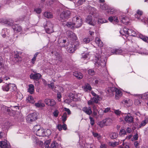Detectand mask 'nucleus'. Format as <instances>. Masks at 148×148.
<instances>
[{
	"mask_svg": "<svg viewBox=\"0 0 148 148\" xmlns=\"http://www.w3.org/2000/svg\"><path fill=\"white\" fill-rule=\"evenodd\" d=\"M10 34V30L7 28H4L2 29L1 35L3 38L9 37Z\"/></svg>",
	"mask_w": 148,
	"mask_h": 148,
	"instance_id": "obj_21",
	"label": "nucleus"
},
{
	"mask_svg": "<svg viewBox=\"0 0 148 148\" xmlns=\"http://www.w3.org/2000/svg\"><path fill=\"white\" fill-rule=\"evenodd\" d=\"M72 21L75 26V28L80 27L82 24V20L81 17L79 16H76L73 18Z\"/></svg>",
	"mask_w": 148,
	"mask_h": 148,
	"instance_id": "obj_5",
	"label": "nucleus"
},
{
	"mask_svg": "<svg viewBox=\"0 0 148 148\" xmlns=\"http://www.w3.org/2000/svg\"><path fill=\"white\" fill-rule=\"evenodd\" d=\"M51 133L50 130L47 129L45 130L43 128L41 127L36 134V135L39 136H48Z\"/></svg>",
	"mask_w": 148,
	"mask_h": 148,
	"instance_id": "obj_6",
	"label": "nucleus"
},
{
	"mask_svg": "<svg viewBox=\"0 0 148 148\" xmlns=\"http://www.w3.org/2000/svg\"><path fill=\"white\" fill-rule=\"evenodd\" d=\"M107 10V12L110 14H112L114 12V10L113 9L108 8Z\"/></svg>",
	"mask_w": 148,
	"mask_h": 148,
	"instance_id": "obj_63",
	"label": "nucleus"
},
{
	"mask_svg": "<svg viewBox=\"0 0 148 148\" xmlns=\"http://www.w3.org/2000/svg\"><path fill=\"white\" fill-rule=\"evenodd\" d=\"M12 28L16 32H21L22 33H25V30L22 29L21 27L18 25H14L12 26Z\"/></svg>",
	"mask_w": 148,
	"mask_h": 148,
	"instance_id": "obj_13",
	"label": "nucleus"
},
{
	"mask_svg": "<svg viewBox=\"0 0 148 148\" xmlns=\"http://www.w3.org/2000/svg\"><path fill=\"white\" fill-rule=\"evenodd\" d=\"M82 110L87 114L90 115L92 113V111L90 107L87 108L86 107H84L82 108Z\"/></svg>",
	"mask_w": 148,
	"mask_h": 148,
	"instance_id": "obj_27",
	"label": "nucleus"
},
{
	"mask_svg": "<svg viewBox=\"0 0 148 148\" xmlns=\"http://www.w3.org/2000/svg\"><path fill=\"white\" fill-rule=\"evenodd\" d=\"M41 77V75L39 73H36L34 74L32 73L30 75L31 79L36 80L40 79Z\"/></svg>",
	"mask_w": 148,
	"mask_h": 148,
	"instance_id": "obj_22",
	"label": "nucleus"
},
{
	"mask_svg": "<svg viewBox=\"0 0 148 148\" xmlns=\"http://www.w3.org/2000/svg\"><path fill=\"white\" fill-rule=\"evenodd\" d=\"M95 64L96 66L99 67L100 66H105L106 59L104 56H101L100 57V56L99 55H97L95 56V59L94 60Z\"/></svg>",
	"mask_w": 148,
	"mask_h": 148,
	"instance_id": "obj_1",
	"label": "nucleus"
},
{
	"mask_svg": "<svg viewBox=\"0 0 148 148\" xmlns=\"http://www.w3.org/2000/svg\"><path fill=\"white\" fill-rule=\"evenodd\" d=\"M32 139L33 141V144L34 145H39L40 144V145L43 144V142H42L40 141H39L37 138L35 136L33 137Z\"/></svg>",
	"mask_w": 148,
	"mask_h": 148,
	"instance_id": "obj_26",
	"label": "nucleus"
},
{
	"mask_svg": "<svg viewBox=\"0 0 148 148\" xmlns=\"http://www.w3.org/2000/svg\"><path fill=\"white\" fill-rule=\"evenodd\" d=\"M101 84V80L99 78L95 79V81L94 84L96 86L100 85Z\"/></svg>",
	"mask_w": 148,
	"mask_h": 148,
	"instance_id": "obj_51",
	"label": "nucleus"
},
{
	"mask_svg": "<svg viewBox=\"0 0 148 148\" xmlns=\"http://www.w3.org/2000/svg\"><path fill=\"white\" fill-rule=\"evenodd\" d=\"M95 42L97 45L99 47H102L103 46V42L98 37L95 38Z\"/></svg>",
	"mask_w": 148,
	"mask_h": 148,
	"instance_id": "obj_28",
	"label": "nucleus"
},
{
	"mask_svg": "<svg viewBox=\"0 0 148 148\" xmlns=\"http://www.w3.org/2000/svg\"><path fill=\"white\" fill-rule=\"evenodd\" d=\"M27 101L29 103H33L35 102V101L33 97L31 96H28L26 98Z\"/></svg>",
	"mask_w": 148,
	"mask_h": 148,
	"instance_id": "obj_37",
	"label": "nucleus"
},
{
	"mask_svg": "<svg viewBox=\"0 0 148 148\" xmlns=\"http://www.w3.org/2000/svg\"><path fill=\"white\" fill-rule=\"evenodd\" d=\"M136 36L143 40L144 36L141 34L136 32L134 29H128V36Z\"/></svg>",
	"mask_w": 148,
	"mask_h": 148,
	"instance_id": "obj_7",
	"label": "nucleus"
},
{
	"mask_svg": "<svg viewBox=\"0 0 148 148\" xmlns=\"http://www.w3.org/2000/svg\"><path fill=\"white\" fill-rule=\"evenodd\" d=\"M105 54L107 55L110 56L112 54H123L122 50L120 49H112L108 48Z\"/></svg>",
	"mask_w": 148,
	"mask_h": 148,
	"instance_id": "obj_3",
	"label": "nucleus"
},
{
	"mask_svg": "<svg viewBox=\"0 0 148 148\" xmlns=\"http://www.w3.org/2000/svg\"><path fill=\"white\" fill-rule=\"evenodd\" d=\"M59 112L58 110L56 109L53 111L52 113L53 116L54 117L56 118L57 117L59 114Z\"/></svg>",
	"mask_w": 148,
	"mask_h": 148,
	"instance_id": "obj_48",
	"label": "nucleus"
},
{
	"mask_svg": "<svg viewBox=\"0 0 148 148\" xmlns=\"http://www.w3.org/2000/svg\"><path fill=\"white\" fill-rule=\"evenodd\" d=\"M138 137V134H136L135 135H134L133 136V138L132 139V141H133L134 140H137Z\"/></svg>",
	"mask_w": 148,
	"mask_h": 148,
	"instance_id": "obj_62",
	"label": "nucleus"
},
{
	"mask_svg": "<svg viewBox=\"0 0 148 148\" xmlns=\"http://www.w3.org/2000/svg\"><path fill=\"white\" fill-rule=\"evenodd\" d=\"M86 22L90 25L94 26L96 24V21L94 19H92L91 15H89L87 17L86 19Z\"/></svg>",
	"mask_w": 148,
	"mask_h": 148,
	"instance_id": "obj_12",
	"label": "nucleus"
},
{
	"mask_svg": "<svg viewBox=\"0 0 148 148\" xmlns=\"http://www.w3.org/2000/svg\"><path fill=\"white\" fill-rule=\"evenodd\" d=\"M99 98L100 97L98 95H96L91 99L95 103H98Z\"/></svg>",
	"mask_w": 148,
	"mask_h": 148,
	"instance_id": "obj_47",
	"label": "nucleus"
},
{
	"mask_svg": "<svg viewBox=\"0 0 148 148\" xmlns=\"http://www.w3.org/2000/svg\"><path fill=\"white\" fill-rule=\"evenodd\" d=\"M68 38L73 41L77 40V37L75 33L70 31H67L66 32Z\"/></svg>",
	"mask_w": 148,
	"mask_h": 148,
	"instance_id": "obj_11",
	"label": "nucleus"
},
{
	"mask_svg": "<svg viewBox=\"0 0 148 148\" xmlns=\"http://www.w3.org/2000/svg\"><path fill=\"white\" fill-rule=\"evenodd\" d=\"M51 143V140H49L45 141V147L46 148H48L49 145Z\"/></svg>",
	"mask_w": 148,
	"mask_h": 148,
	"instance_id": "obj_60",
	"label": "nucleus"
},
{
	"mask_svg": "<svg viewBox=\"0 0 148 148\" xmlns=\"http://www.w3.org/2000/svg\"><path fill=\"white\" fill-rule=\"evenodd\" d=\"M81 148H97L92 144L85 143L84 146L81 147Z\"/></svg>",
	"mask_w": 148,
	"mask_h": 148,
	"instance_id": "obj_30",
	"label": "nucleus"
},
{
	"mask_svg": "<svg viewBox=\"0 0 148 148\" xmlns=\"http://www.w3.org/2000/svg\"><path fill=\"white\" fill-rule=\"evenodd\" d=\"M34 85L32 84H29V85L28 92L30 94H32L34 92Z\"/></svg>",
	"mask_w": 148,
	"mask_h": 148,
	"instance_id": "obj_36",
	"label": "nucleus"
},
{
	"mask_svg": "<svg viewBox=\"0 0 148 148\" xmlns=\"http://www.w3.org/2000/svg\"><path fill=\"white\" fill-rule=\"evenodd\" d=\"M124 120L125 121L129 123H132L134 122V118L129 114L124 117Z\"/></svg>",
	"mask_w": 148,
	"mask_h": 148,
	"instance_id": "obj_19",
	"label": "nucleus"
},
{
	"mask_svg": "<svg viewBox=\"0 0 148 148\" xmlns=\"http://www.w3.org/2000/svg\"><path fill=\"white\" fill-rule=\"evenodd\" d=\"M35 105L37 108H42L45 106L44 103L42 102L41 101H40L38 102L35 103Z\"/></svg>",
	"mask_w": 148,
	"mask_h": 148,
	"instance_id": "obj_33",
	"label": "nucleus"
},
{
	"mask_svg": "<svg viewBox=\"0 0 148 148\" xmlns=\"http://www.w3.org/2000/svg\"><path fill=\"white\" fill-rule=\"evenodd\" d=\"M37 119V114L35 112L28 114L26 117L27 121L29 123H31Z\"/></svg>",
	"mask_w": 148,
	"mask_h": 148,
	"instance_id": "obj_9",
	"label": "nucleus"
},
{
	"mask_svg": "<svg viewBox=\"0 0 148 148\" xmlns=\"http://www.w3.org/2000/svg\"><path fill=\"white\" fill-rule=\"evenodd\" d=\"M62 120L63 123H64L66 120L67 118V114L66 112H64L62 116Z\"/></svg>",
	"mask_w": 148,
	"mask_h": 148,
	"instance_id": "obj_50",
	"label": "nucleus"
},
{
	"mask_svg": "<svg viewBox=\"0 0 148 148\" xmlns=\"http://www.w3.org/2000/svg\"><path fill=\"white\" fill-rule=\"evenodd\" d=\"M44 101L46 104L48 106H53L56 104L55 101L53 99H46Z\"/></svg>",
	"mask_w": 148,
	"mask_h": 148,
	"instance_id": "obj_18",
	"label": "nucleus"
},
{
	"mask_svg": "<svg viewBox=\"0 0 148 148\" xmlns=\"http://www.w3.org/2000/svg\"><path fill=\"white\" fill-rule=\"evenodd\" d=\"M100 7L102 10H107L108 9L109 7L107 5L102 3L100 5Z\"/></svg>",
	"mask_w": 148,
	"mask_h": 148,
	"instance_id": "obj_41",
	"label": "nucleus"
},
{
	"mask_svg": "<svg viewBox=\"0 0 148 148\" xmlns=\"http://www.w3.org/2000/svg\"><path fill=\"white\" fill-rule=\"evenodd\" d=\"M88 73L90 75H92L95 74V72L93 70L90 69L88 70Z\"/></svg>",
	"mask_w": 148,
	"mask_h": 148,
	"instance_id": "obj_64",
	"label": "nucleus"
},
{
	"mask_svg": "<svg viewBox=\"0 0 148 148\" xmlns=\"http://www.w3.org/2000/svg\"><path fill=\"white\" fill-rule=\"evenodd\" d=\"M71 12L69 10H65L62 12L60 14L61 20H65L69 18Z\"/></svg>",
	"mask_w": 148,
	"mask_h": 148,
	"instance_id": "obj_10",
	"label": "nucleus"
},
{
	"mask_svg": "<svg viewBox=\"0 0 148 148\" xmlns=\"http://www.w3.org/2000/svg\"><path fill=\"white\" fill-rule=\"evenodd\" d=\"M40 128V125H36L33 128V131L36 134L37 132L38 131V130H39Z\"/></svg>",
	"mask_w": 148,
	"mask_h": 148,
	"instance_id": "obj_43",
	"label": "nucleus"
},
{
	"mask_svg": "<svg viewBox=\"0 0 148 148\" xmlns=\"http://www.w3.org/2000/svg\"><path fill=\"white\" fill-rule=\"evenodd\" d=\"M62 25L64 27L66 26L70 29L75 28V26L73 21L72 22L71 21L64 22L63 23Z\"/></svg>",
	"mask_w": 148,
	"mask_h": 148,
	"instance_id": "obj_17",
	"label": "nucleus"
},
{
	"mask_svg": "<svg viewBox=\"0 0 148 148\" xmlns=\"http://www.w3.org/2000/svg\"><path fill=\"white\" fill-rule=\"evenodd\" d=\"M114 112L117 116H119L121 114V112L119 110H114Z\"/></svg>",
	"mask_w": 148,
	"mask_h": 148,
	"instance_id": "obj_61",
	"label": "nucleus"
},
{
	"mask_svg": "<svg viewBox=\"0 0 148 148\" xmlns=\"http://www.w3.org/2000/svg\"><path fill=\"white\" fill-rule=\"evenodd\" d=\"M44 27L46 32L48 34H50L53 32L54 25L50 21H47L45 25H44Z\"/></svg>",
	"mask_w": 148,
	"mask_h": 148,
	"instance_id": "obj_4",
	"label": "nucleus"
},
{
	"mask_svg": "<svg viewBox=\"0 0 148 148\" xmlns=\"http://www.w3.org/2000/svg\"><path fill=\"white\" fill-rule=\"evenodd\" d=\"M141 101L140 99H136L134 101L135 104L136 105H140Z\"/></svg>",
	"mask_w": 148,
	"mask_h": 148,
	"instance_id": "obj_58",
	"label": "nucleus"
},
{
	"mask_svg": "<svg viewBox=\"0 0 148 148\" xmlns=\"http://www.w3.org/2000/svg\"><path fill=\"white\" fill-rule=\"evenodd\" d=\"M84 87V90L86 91L88 90H90L92 88L90 85L88 84H86Z\"/></svg>",
	"mask_w": 148,
	"mask_h": 148,
	"instance_id": "obj_52",
	"label": "nucleus"
},
{
	"mask_svg": "<svg viewBox=\"0 0 148 148\" xmlns=\"http://www.w3.org/2000/svg\"><path fill=\"white\" fill-rule=\"evenodd\" d=\"M2 89L3 91H8L10 89V85L9 84H5L3 85L2 87Z\"/></svg>",
	"mask_w": 148,
	"mask_h": 148,
	"instance_id": "obj_34",
	"label": "nucleus"
},
{
	"mask_svg": "<svg viewBox=\"0 0 148 148\" xmlns=\"http://www.w3.org/2000/svg\"><path fill=\"white\" fill-rule=\"evenodd\" d=\"M143 13L142 11L138 10L135 15V20L140 21L141 22L146 24L148 23V19L147 18L141 16Z\"/></svg>",
	"mask_w": 148,
	"mask_h": 148,
	"instance_id": "obj_2",
	"label": "nucleus"
},
{
	"mask_svg": "<svg viewBox=\"0 0 148 148\" xmlns=\"http://www.w3.org/2000/svg\"><path fill=\"white\" fill-rule=\"evenodd\" d=\"M109 136L112 139H115L118 136V134L116 132H112L110 133Z\"/></svg>",
	"mask_w": 148,
	"mask_h": 148,
	"instance_id": "obj_40",
	"label": "nucleus"
},
{
	"mask_svg": "<svg viewBox=\"0 0 148 148\" xmlns=\"http://www.w3.org/2000/svg\"><path fill=\"white\" fill-rule=\"evenodd\" d=\"M85 1V0H78V1L76 2L75 5L77 6H79L82 5Z\"/></svg>",
	"mask_w": 148,
	"mask_h": 148,
	"instance_id": "obj_49",
	"label": "nucleus"
},
{
	"mask_svg": "<svg viewBox=\"0 0 148 148\" xmlns=\"http://www.w3.org/2000/svg\"><path fill=\"white\" fill-rule=\"evenodd\" d=\"M130 19L125 15L119 16V21L125 24H127L129 23Z\"/></svg>",
	"mask_w": 148,
	"mask_h": 148,
	"instance_id": "obj_15",
	"label": "nucleus"
},
{
	"mask_svg": "<svg viewBox=\"0 0 148 148\" xmlns=\"http://www.w3.org/2000/svg\"><path fill=\"white\" fill-rule=\"evenodd\" d=\"M97 105H93L92 106L93 110V114L95 116H96L97 115L98 111L97 109Z\"/></svg>",
	"mask_w": 148,
	"mask_h": 148,
	"instance_id": "obj_38",
	"label": "nucleus"
},
{
	"mask_svg": "<svg viewBox=\"0 0 148 148\" xmlns=\"http://www.w3.org/2000/svg\"><path fill=\"white\" fill-rule=\"evenodd\" d=\"M38 54V52H36L34 55V56L30 62L32 63L31 65H33V64H34L35 63V62L36 60V58L37 57V56Z\"/></svg>",
	"mask_w": 148,
	"mask_h": 148,
	"instance_id": "obj_42",
	"label": "nucleus"
},
{
	"mask_svg": "<svg viewBox=\"0 0 148 148\" xmlns=\"http://www.w3.org/2000/svg\"><path fill=\"white\" fill-rule=\"evenodd\" d=\"M82 58L84 59H88L90 58V55L88 53H83L82 54Z\"/></svg>",
	"mask_w": 148,
	"mask_h": 148,
	"instance_id": "obj_45",
	"label": "nucleus"
},
{
	"mask_svg": "<svg viewBox=\"0 0 148 148\" xmlns=\"http://www.w3.org/2000/svg\"><path fill=\"white\" fill-rule=\"evenodd\" d=\"M43 15L44 17L48 18H51L53 17V15L50 12H45L44 13Z\"/></svg>",
	"mask_w": 148,
	"mask_h": 148,
	"instance_id": "obj_32",
	"label": "nucleus"
},
{
	"mask_svg": "<svg viewBox=\"0 0 148 148\" xmlns=\"http://www.w3.org/2000/svg\"><path fill=\"white\" fill-rule=\"evenodd\" d=\"M128 29L126 27H124V28H121L120 31V34L123 36L125 37H123V38L125 39L128 37Z\"/></svg>",
	"mask_w": 148,
	"mask_h": 148,
	"instance_id": "obj_16",
	"label": "nucleus"
},
{
	"mask_svg": "<svg viewBox=\"0 0 148 148\" xmlns=\"http://www.w3.org/2000/svg\"><path fill=\"white\" fill-rule=\"evenodd\" d=\"M109 145L112 147H114L119 145V143L116 142H110Z\"/></svg>",
	"mask_w": 148,
	"mask_h": 148,
	"instance_id": "obj_55",
	"label": "nucleus"
},
{
	"mask_svg": "<svg viewBox=\"0 0 148 148\" xmlns=\"http://www.w3.org/2000/svg\"><path fill=\"white\" fill-rule=\"evenodd\" d=\"M0 146L2 148H11L9 143L7 140L0 142Z\"/></svg>",
	"mask_w": 148,
	"mask_h": 148,
	"instance_id": "obj_20",
	"label": "nucleus"
},
{
	"mask_svg": "<svg viewBox=\"0 0 148 148\" xmlns=\"http://www.w3.org/2000/svg\"><path fill=\"white\" fill-rule=\"evenodd\" d=\"M136 95L137 96L138 98L139 99H148V92L143 94L140 95L136 94Z\"/></svg>",
	"mask_w": 148,
	"mask_h": 148,
	"instance_id": "obj_25",
	"label": "nucleus"
},
{
	"mask_svg": "<svg viewBox=\"0 0 148 148\" xmlns=\"http://www.w3.org/2000/svg\"><path fill=\"white\" fill-rule=\"evenodd\" d=\"M109 21L114 24H116L119 21V16H111L108 18Z\"/></svg>",
	"mask_w": 148,
	"mask_h": 148,
	"instance_id": "obj_14",
	"label": "nucleus"
},
{
	"mask_svg": "<svg viewBox=\"0 0 148 148\" xmlns=\"http://www.w3.org/2000/svg\"><path fill=\"white\" fill-rule=\"evenodd\" d=\"M34 11L37 14H40L42 11V10L40 8H35Z\"/></svg>",
	"mask_w": 148,
	"mask_h": 148,
	"instance_id": "obj_59",
	"label": "nucleus"
},
{
	"mask_svg": "<svg viewBox=\"0 0 148 148\" xmlns=\"http://www.w3.org/2000/svg\"><path fill=\"white\" fill-rule=\"evenodd\" d=\"M92 133L94 137L96 138L98 140H99L101 139V136L99 134L94 132H92Z\"/></svg>",
	"mask_w": 148,
	"mask_h": 148,
	"instance_id": "obj_39",
	"label": "nucleus"
},
{
	"mask_svg": "<svg viewBox=\"0 0 148 148\" xmlns=\"http://www.w3.org/2000/svg\"><path fill=\"white\" fill-rule=\"evenodd\" d=\"M104 119L101 121L98 122L97 123V125H99L100 127H102L105 126H106L104 122Z\"/></svg>",
	"mask_w": 148,
	"mask_h": 148,
	"instance_id": "obj_46",
	"label": "nucleus"
},
{
	"mask_svg": "<svg viewBox=\"0 0 148 148\" xmlns=\"http://www.w3.org/2000/svg\"><path fill=\"white\" fill-rule=\"evenodd\" d=\"M107 21L104 19L99 18L98 20V23L99 24H101L103 23H106Z\"/></svg>",
	"mask_w": 148,
	"mask_h": 148,
	"instance_id": "obj_54",
	"label": "nucleus"
},
{
	"mask_svg": "<svg viewBox=\"0 0 148 148\" xmlns=\"http://www.w3.org/2000/svg\"><path fill=\"white\" fill-rule=\"evenodd\" d=\"M75 93L76 92H73L70 93L69 96L71 100H73V99L74 98V96L75 94Z\"/></svg>",
	"mask_w": 148,
	"mask_h": 148,
	"instance_id": "obj_53",
	"label": "nucleus"
},
{
	"mask_svg": "<svg viewBox=\"0 0 148 148\" xmlns=\"http://www.w3.org/2000/svg\"><path fill=\"white\" fill-rule=\"evenodd\" d=\"M7 22H6V24L9 26H12V27L13 25H13V21L11 20L7 19Z\"/></svg>",
	"mask_w": 148,
	"mask_h": 148,
	"instance_id": "obj_57",
	"label": "nucleus"
},
{
	"mask_svg": "<svg viewBox=\"0 0 148 148\" xmlns=\"http://www.w3.org/2000/svg\"><path fill=\"white\" fill-rule=\"evenodd\" d=\"M68 46V51L70 53H72L74 52L75 50L79 46V43L78 41L74 42L73 44H72V42Z\"/></svg>",
	"mask_w": 148,
	"mask_h": 148,
	"instance_id": "obj_8",
	"label": "nucleus"
},
{
	"mask_svg": "<svg viewBox=\"0 0 148 148\" xmlns=\"http://www.w3.org/2000/svg\"><path fill=\"white\" fill-rule=\"evenodd\" d=\"M148 122V118L145 117L144 120H143L140 124L139 126V128H140L142 127L145 126Z\"/></svg>",
	"mask_w": 148,
	"mask_h": 148,
	"instance_id": "obj_29",
	"label": "nucleus"
},
{
	"mask_svg": "<svg viewBox=\"0 0 148 148\" xmlns=\"http://www.w3.org/2000/svg\"><path fill=\"white\" fill-rule=\"evenodd\" d=\"M114 92H115V98L118 99L122 95L121 91L119 89L116 88Z\"/></svg>",
	"mask_w": 148,
	"mask_h": 148,
	"instance_id": "obj_24",
	"label": "nucleus"
},
{
	"mask_svg": "<svg viewBox=\"0 0 148 148\" xmlns=\"http://www.w3.org/2000/svg\"><path fill=\"white\" fill-rule=\"evenodd\" d=\"M115 89V87H108L107 89V94L111 96L113 95L114 94L113 93L114 92Z\"/></svg>",
	"mask_w": 148,
	"mask_h": 148,
	"instance_id": "obj_23",
	"label": "nucleus"
},
{
	"mask_svg": "<svg viewBox=\"0 0 148 148\" xmlns=\"http://www.w3.org/2000/svg\"><path fill=\"white\" fill-rule=\"evenodd\" d=\"M126 132L125 130L122 129L120 130L119 132V135L121 136H123L126 134Z\"/></svg>",
	"mask_w": 148,
	"mask_h": 148,
	"instance_id": "obj_56",
	"label": "nucleus"
},
{
	"mask_svg": "<svg viewBox=\"0 0 148 148\" xmlns=\"http://www.w3.org/2000/svg\"><path fill=\"white\" fill-rule=\"evenodd\" d=\"M10 85V89L12 91L16 90L17 89L16 87L15 84H9Z\"/></svg>",
	"mask_w": 148,
	"mask_h": 148,
	"instance_id": "obj_44",
	"label": "nucleus"
},
{
	"mask_svg": "<svg viewBox=\"0 0 148 148\" xmlns=\"http://www.w3.org/2000/svg\"><path fill=\"white\" fill-rule=\"evenodd\" d=\"M73 75L77 78L79 79H82L83 76L82 73L77 71H75L74 72Z\"/></svg>",
	"mask_w": 148,
	"mask_h": 148,
	"instance_id": "obj_31",
	"label": "nucleus"
},
{
	"mask_svg": "<svg viewBox=\"0 0 148 148\" xmlns=\"http://www.w3.org/2000/svg\"><path fill=\"white\" fill-rule=\"evenodd\" d=\"M106 126L110 125L112 123V120L110 118H107L104 119Z\"/></svg>",
	"mask_w": 148,
	"mask_h": 148,
	"instance_id": "obj_35",
	"label": "nucleus"
}]
</instances>
